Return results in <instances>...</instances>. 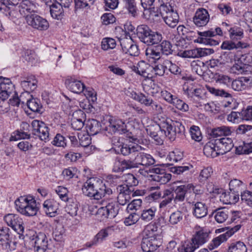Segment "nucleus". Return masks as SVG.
<instances>
[{"mask_svg": "<svg viewBox=\"0 0 252 252\" xmlns=\"http://www.w3.org/2000/svg\"><path fill=\"white\" fill-rule=\"evenodd\" d=\"M118 214V209L115 207L113 203H109L105 207L99 208L97 211V214L103 220L107 218H114Z\"/></svg>", "mask_w": 252, "mask_h": 252, "instance_id": "nucleus-21", "label": "nucleus"}, {"mask_svg": "<svg viewBox=\"0 0 252 252\" xmlns=\"http://www.w3.org/2000/svg\"><path fill=\"white\" fill-rule=\"evenodd\" d=\"M32 132L41 140L46 141L49 139V128L43 122L34 120L32 123Z\"/></svg>", "mask_w": 252, "mask_h": 252, "instance_id": "nucleus-8", "label": "nucleus"}, {"mask_svg": "<svg viewBox=\"0 0 252 252\" xmlns=\"http://www.w3.org/2000/svg\"><path fill=\"white\" fill-rule=\"evenodd\" d=\"M151 29L146 25H140L136 28V34L141 41L145 43Z\"/></svg>", "mask_w": 252, "mask_h": 252, "instance_id": "nucleus-34", "label": "nucleus"}, {"mask_svg": "<svg viewBox=\"0 0 252 252\" xmlns=\"http://www.w3.org/2000/svg\"><path fill=\"white\" fill-rule=\"evenodd\" d=\"M64 229L63 225L61 224L57 225L53 232L55 240L58 242L63 241L64 236Z\"/></svg>", "mask_w": 252, "mask_h": 252, "instance_id": "nucleus-56", "label": "nucleus"}, {"mask_svg": "<svg viewBox=\"0 0 252 252\" xmlns=\"http://www.w3.org/2000/svg\"><path fill=\"white\" fill-rule=\"evenodd\" d=\"M14 95L13 98L9 99L10 103L13 106H18L20 101H21L22 103H25L27 96H31L30 94L27 92L22 93L19 97H18L17 94Z\"/></svg>", "mask_w": 252, "mask_h": 252, "instance_id": "nucleus-52", "label": "nucleus"}, {"mask_svg": "<svg viewBox=\"0 0 252 252\" xmlns=\"http://www.w3.org/2000/svg\"><path fill=\"white\" fill-rule=\"evenodd\" d=\"M183 157V153L179 149H175L169 153L166 158V160L170 162H177L181 160Z\"/></svg>", "mask_w": 252, "mask_h": 252, "instance_id": "nucleus-53", "label": "nucleus"}, {"mask_svg": "<svg viewBox=\"0 0 252 252\" xmlns=\"http://www.w3.org/2000/svg\"><path fill=\"white\" fill-rule=\"evenodd\" d=\"M15 203L17 211L27 216L36 215L39 209L36 200L32 196H21Z\"/></svg>", "mask_w": 252, "mask_h": 252, "instance_id": "nucleus-2", "label": "nucleus"}, {"mask_svg": "<svg viewBox=\"0 0 252 252\" xmlns=\"http://www.w3.org/2000/svg\"><path fill=\"white\" fill-rule=\"evenodd\" d=\"M210 16L207 10L199 8L197 10L193 18L194 24L197 27H203L209 21Z\"/></svg>", "mask_w": 252, "mask_h": 252, "instance_id": "nucleus-19", "label": "nucleus"}, {"mask_svg": "<svg viewBox=\"0 0 252 252\" xmlns=\"http://www.w3.org/2000/svg\"><path fill=\"white\" fill-rule=\"evenodd\" d=\"M213 214H215L214 218L216 221L221 223L228 219L229 211L227 209L219 208L216 210Z\"/></svg>", "mask_w": 252, "mask_h": 252, "instance_id": "nucleus-40", "label": "nucleus"}, {"mask_svg": "<svg viewBox=\"0 0 252 252\" xmlns=\"http://www.w3.org/2000/svg\"><path fill=\"white\" fill-rule=\"evenodd\" d=\"M228 251L229 252H247V249L244 243L239 241L231 244Z\"/></svg>", "mask_w": 252, "mask_h": 252, "instance_id": "nucleus-57", "label": "nucleus"}, {"mask_svg": "<svg viewBox=\"0 0 252 252\" xmlns=\"http://www.w3.org/2000/svg\"><path fill=\"white\" fill-rule=\"evenodd\" d=\"M12 93L16 94L14 86L8 78H3L0 84V100H6Z\"/></svg>", "mask_w": 252, "mask_h": 252, "instance_id": "nucleus-16", "label": "nucleus"}, {"mask_svg": "<svg viewBox=\"0 0 252 252\" xmlns=\"http://www.w3.org/2000/svg\"><path fill=\"white\" fill-rule=\"evenodd\" d=\"M231 133L230 127L227 126H221L212 130L210 135L214 138H217L222 136H228Z\"/></svg>", "mask_w": 252, "mask_h": 252, "instance_id": "nucleus-39", "label": "nucleus"}, {"mask_svg": "<svg viewBox=\"0 0 252 252\" xmlns=\"http://www.w3.org/2000/svg\"><path fill=\"white\" fill-rule=\"evenodd\" d=\"M116 45V43L115 39L112 38H104L101 42V48L104 50L114 49Z\"/></svg>", "mask_w": 252, "mask_h": 252, "instance_id": "nucleus-63", "label": "nucleus"}, {"mask_svg": "<svg viewBox=\"0 0 252 252\" xmlns=\"http://www.w3.org/2000/svg\"><path fill=\"white\" fill-rule=\"evenodd\" d=\"M183 213L180 211H176L172 213L169 217V221L172 225L176 224L183 219Z\"/></svg>", "mask_w": 252, "mask_h": 252, "instance_id": "nucleus-64", "label": "nucleus"}, {"mask_svg": "<svg viewBox=\"0 0 252 252\" xmlns=\"http://www.w3.org/2000/svg\"><path fill=\"white\" fill-rule=\"evenodd\" d=\"M65 84L68 90L76 94L82 93L85 88L84 84L73 76H67L65 81Z\"/></svg>", "mask_w": 252, "mask_h": 252, "instance_id": "nucleus-20", "label": "nucleus"}, {"mask_svg": "<svg viewBox=\"0 0 252 252\" xmlns=\"http://www.w3.org/2000/svg\"><path fill=\"white\" fill-rule=\"evenodd\" d=\"M158 128L160 129L161 133L163 132L166 137L171 141H174L176 137L174 127L172 126V122L170 123L167 120L159 121L158 123Z\"/></svg>", "mask_w": 252, "mask_h": 252, "instance_id": "nucleus-17", "label": "nucleus"}, {"mask_svg": "<svg viewBox=\"0 0 252 252\" xmlns=\"http://www.w3.org/2000/svg\"><path fill=\"white\" fill-rule=\"evenodd\" d=\"M123 2L128 13L134 17H136L137 15L138 9L135 0H126Z\"/></svg>", "mask_w": 252, "mask_h": 252, "instance_id": "nucleus-48", "label": "nucleus"}, {"mask_svg": "<svg viewBox=\"0 0 252 252\" xmlns=\"http://www.w3.org/2000/svg\"><path fill=\"white\" fill-rule=\"evenodd\" d=\"M86 128L87 131L89 134L94 135L100 131L101 125L100 122L96 120H89L86 124Z\"/></svg>", "mask_w": 252, "mask_h": 252, "instance_id": "nucleus-32", "label": "nucleus"}, {"mask_svg": "<svg viewBox=\"0 0 252 252\" xmlns=\"http://www.w3.org/2000/svg\"><path fill=\"white\" fill-rule=\"evenodd\" d=\"M14 6H17L16 9L22 16L27 17L30 15L29 14L37 12L38 5L32 0H22L17 5Z\"/></svg>", "mask_w": 252, "mask_h": 252, "instance_id": "nucleus-9", "label": "nucleus"}, {"mask_svg": "<svg viewBox=\"0 0 252 252\" xmlns=\"http://www.w3.org/2000/svg\"><path fill=\"white\" fill-rule=\"evenodd\" d=\"M186 200L189 204H192V214L197 219L206 217L208 214V207L205 203L200 201L199 199L194 200L191 197H187Z\"/></svg>", "mask_w": 252, "mask_h": 252, "instance_id": "nucleus-6", "label": "nucleus"}, {"mask_svg": "<svg viewBox=\"0 0 252 252\" xmlns=\"http://www.w3.org/2000/svg\"><path fill=\"white\" fill-rule=\"evenodd\" d=\"M121 165L123 169H129L139 167L134 156H130L129 159L122 161Z\"/></svg>", "mask_w": 252, "mask_h": 252, "instance_id": "nucleus-55", "label": "nucleus"}, {"mask_svg": "<svg viewBox=\"0 0 252 252\" xmlns=\"http://www.w3.org/2000/svg\"><path fill=\"white\" fill-rule=\"evenodd\" d=\"M214 78L216 83L227 87L231 85L232 81V79L229 76L219 73L215 74Z\"/></svg>", "mask_w": 252, "mask_h": 252, "instance_id": "nucleus-47", "label": "nucleus"}, {"mask_svg": "<svg viewBox=\"0 0 252 252\" xmlns=\"http://www.w3.org/2000/svg\"><path fill=\"white\" fill-rule=\"evenodd\" d=\"M105 129L111 134L116 133L122 134L127 131L126 125L122 120L111 117L108 119V124Z\"/></svg>", "mask_w": 252, "mask_h": 252, "instance_id": "nucleus-7", "label": "nucleus"}, {"mask_svg": "<svg viewBox=\"0 0 252 252\" xmlns=\"http://www.w3.org/2000/svg\"><path fill=\"white\" fill-rule=\"evenodd\" d=\"M17 242L12 241L10 235V230L7 227H2L0 229V246L6 252L15 250Z\"/></svg>", "mask_w": 252, "mask_h": 252, "instance_id": "nucleus-4", "label": "nucleus"}, {"mask_svg": "<svg viewBox=\"0 0 252 252\" xmlns=\"http://www.w3.org/2000/svg\"><path fill=\"white\" fill-rule=\"evenodd\" d=\"M192 71L195 72L199 76L203 75L207 70V66L203 62L194 61L191 64Z\"/></svg>", "mask_w": 252, "mask_h": 252, "instance_id": "nucleus-43", "label": "nucleus"}, {"mask_svg": "<svg viewBox=\"0 0 252 252\" xmlns=\"http://www.w3.org/2000/svg\"><path fill=\"white\" fill-rule=\"evenodd\" d=\"M21 85L25 90V92L30 94V91H33L36 89L37 81L34 76H28L23 78L21 82Z\"/></svg>", "mask_w": 252, "mask_h": 252, "instance_id": "nucleus-27", "label": "nucleus"}, {"mask_svg": "<svg viewBox=\"0 0 252 252\" xmlns=\"http://www.w3.org/2000/svg\"><path fill=\"white\" fill-rule=\"evenodd\" d=\"M208 237L209 233L205 229L201 228L196 232L190 242L198 249L207 242Z\"/></svg>", "mask_w": 252, "mask_h": 252, "instance_id": "nucleus-24", "label": "nucleus"}, {"mask_svg": "<svg viewBox=\"0 0 252 252\" xmlns=\"http://www.w3.org/2000/svg\"><path fill=\"white\" fill-rule=\"evenodd\" d=\"M85 117V114L83 111L79 110L75 112L71 119L72 128L76 130H81L84 126Z\"/></svg>", "mask_w": 252, "mask_h": 252, "instance_id": "nucleus-25", "label": "nucleus"}, {"mask_svg": "<svg viewBox=\"0 0 252 252\" xmlns=\"http://www.w3.org/2000/svg\"><path fill=\"white\" fill-rule=\"evenodd\" d=\"M228 32H229V36L232 40H239L243 36V30L237 27L230 28Z\"/></svg>", "mask_w": 252, "mask_h": 252, "instance_id": "nucleus-58", "label": "nucleus"}, {"mask_svg": "<svg viewBox=\"0 0 252 252\" xmlns=\"http://www.w3.org/2000/svg\"><path fill=\"white\" fill-rule=\"evenodd\" d=\"M243 117L242 111L241 112L232 111L228 115L227 120L233 123H239L244 120Z\"/></svg>", "mask_w": 252, "mask_h": 252, "instance_id": "nucleus-61", "label": "nucleus"}, {"mask_svg": "<svg viewBox=\"0 0 252 252\" xmlns=\"http://www.w3.org/2000/svg\"><path fill=\"white\" fill-rule=\"evenodd\" d=\"M156 211V209L155 208L143 210L141 214V219L146 221L151 220L155 216Z\"/></svg>", "mask_w": 252, "mask_h": 252, "instance_id": "nucleus-54", "label": "nucleus"}, {"mask_svg": "<svg viewBox=\"0 0 252 252\" xmlns=\"http://www.w3.org/2000/svg\"><path fill=\"white\" fill-rule=\"evenodd\" d=\"M115 230L114 226L107 227L101 229L94 237L95 241L98 243L102 242L109 234Z\"/></svg>", "mask_w": 252, "mask_h": 252, "instance_id": "nucleus-44", "label": "nucleus"}, {"mask_svg": "<svg viewBox=\"0 0 252 252\" xmlns=\"http://www.w3.org/2000/svg\"><path fill=\"white\" fill-rule=\"evenodd\" d=\"M228 238V236L225 233L220 235V236L214 238L209 244L208 248L210 250H213L219 247L221 243L225 242Z\"/></svg>", "mask_w": 252, "mask_h": 252, "instance_id": "nucleus-50", "label": "nucleus"}, {"mask_svg": "<svg viewBox=\"0 0 252 252\" xmlns=\"http://www.w3.org/2000/svg\"><path fill=\"white\" fill-rule=\"evenodd\" d=\"M143 150L144 148L141 146L134 144L129 155L135 156L138 166L142 165L148 167L153 165L155 162L154 158L150 154L143 152Z\"/></svg>", "mask_w": 252, "mask_h": 252, "instance_id": "nucleus-3", "label": "nucleus"}, {"mask_svg": "<svg viewBox=\"0 0 252 252\" xmlns=\"http://www.w3.org/2000/svg\"><path fill=\"white\" fill-rule=\"evenodd\" d=\"M31 239L36 252H44L47 249L48 240L44 232H35Z\"/></svg>", "mask_w": 252, "mask_h": 252, "instance_id": "nucleus-11", "label": "nucleus"}, {"mask_svg": "<svg viewBox=\"0 0 252 252\" xmlns=\"http://www.w3.org/2000/svg\"><path fill=\"white\" fill-rule=\"evenodd\" d=\"M193 188V185L191 183L186 185H180L176 187L173 189L174 194V202L177 204L183 202L186 199V194L188 190Z\"/></svg>", "mask_w": 252, "mask_h": 252, "instance_id": "nucleus-14", "label": "nucleus"}, {"mask_svg": "<svg viewBox=\"0 0 252 252\" xmlns=\"http://www.w3.org/2000/svg\"><path fill=\"white\" fill-rule=\"evenodd\" d=\"M26 21L29 26L39 31H45L49 27L48 21L45 19L36 14H31L30 16H27Z\"/></svg>", "mask_w": 252, "mask_h": 252, "instance_id": "nucleus-10", "label": "nucleus"}, {"mask_svg": "<svg viewBox=\"0 0 252 252\" xmlns=\"http://www.w3.org/2000/svg\"><path fill=\"white\" fill-rule=\"evenodd\" d=\"M147 238L162 241L161 229L155 223H150L147 225L144 230Z\"/></svg>", "mask_w": 252, "mask_h": 252, "instance_id": "nucleus-22", "label": "nucleus"}, {"mask_svg": "<svg viewBox=\"0 0 252 252\" xmlns=\"http://www.w3.org/2000/svg\"><path fill=\"white\" fill-rule=\"evenodd\" d=\"M132 69L144 77L150 78L153 76V66L150 65L143 61H140L136 66H133Z\"/></svg>", "mask_w": 252, "mask_h": 252, "instance_id": "nucleus-18", "label": "nucleus"}, {"mask_svg": "<svg viewBox=\"0 0 252 252\" xmlns=\"http://www.w3.org/2000/svg\"><path fill=\"white\" fill-rule=\"evenodd\" d=\"M246 47V44L244 43H242L241 41L235 42L232 41H224L221 46L222 49L228 50L238 49Z\"/></svg>", "mask_w": 252, "mask_h": 252, "instance_id": "nucleus-45", "label": "nucleus"}, {"mask_svg": "<svg viewBox=\"0 0 252 252\" xmlns=\"http://www.w3.org/2000/svg\"><path fill=\"white\" fill-rule=\"evenodd\" d=\"M161 17L166 24L171 28L176 27L179 22V15L174 10Z\"/></svg>", "mask_w": 252, "mask_h": 252, "instance_id": "nucleus-37", "label": "nucleus"}, {"mask_svg": "<svg viewBox=\"0 0 252 252\" xmlns=\"http://www.w3.org/2000/svg\"><path fill=\"white\" fill-rule=\"evenodd\" d=\"M220 200L226 204H235L239 199V195L233 191L224 192L221 193L220 196Z\"/></svg>", "mask_w": 252, "mask_h": 252, "instance_id": "nucleus-31", "label": "nucleus"}, {"mask_svg": "<svg viewBox=\"0 0 252 252\" xmlns=\"http://www.w3.org/2000/svg\"><path fill=\"white\" fill-rule=\"evenodd\" d=\"M157 46L161 54L163 55L168 56L172 54L173 52L172 46L169 41L164 40Z\"/></svg>", "mask_w": 252, "mask_h": 252, "instance_id": "nucleus-51", "label": "nucleus"}, {"mask_svg": "<svg viewBox=\"0 0 252 252\" xmlns=\"http://www.w3.org/2000/svg\"><path fill=\"white\" fill-rule=\"evenodd\" d=\"M162 241H158L155 238L147 237L143 239L141 249L144 252H155V251L161 245Z\"/></svg>", "mask_w": 252, "mask_h": 252, "instance_id": "nucleus-23", "label": "nucleus"}, {"mask_svg": "<svg viewBox=\"0 0 252 252\" xmlns=\"http://www.w3.org/2000/svg\"><path fill=\"white\" fill-rule=\"evenodd\" d=\"M4 220L7 224L18 233H22L24 230L22 219L18 215L8 214L5 216Z\"/></svg>", "mask_w": 252, "mask_h": 252, "instance_id": "nucleus-12", "label": "nucleus"}, {"mask_svg": "<svg viewBox=\"0 0 252 252\" xmlns=\"http://www.w3.org/2000/svg\"><path fill=\"white\" fill-rule=\"evenodd\" d=\"M31 97L27 96L26 101L28 108L34 112L41 113L42 105L39 99L33 98L32 95Z\"/></svg>", "mask_w": 252, "mask_h": 252, "instance_id": "nucleus-33", "label": "nucleus"}, {"mask_svg": "<svg viewBox=\"0 0 252 252\" xmlns=\"http://www.w3.org/2000/svg\"><path fill=\"white\" fill-rule=\"evenodd\" d=\"M113 148L118 154H122L126 156H128L134 144H124L119 137H113L111 140Z\"/></svg>", "mask_w": 252, "mask_h": 252, "instance_id": "nucleus-15", "label": "nucleus"}, {"mask_svg": "<svg viewBox=\"0 0 252 252\" xmlns=\"http://www.w3.org/2000/svg\"><path fill=\"white\" fill-rule=\"evenodd\" d=\"M158 3L159 7L157 11L151 14L153 16L158 17L159 15L161 17L164 16L174 10L171 5L169 3H165L164 0H158Z\"/></svg>", "mask_w": 252, "mask_h": 252, "instance_id": "nucleus-29", "label": "nucleus"}, {"mask_svg": "<svg viewBox=\"0 0 252 252\" xmlns=\"http://www.w3.org/2000/svg\"><path fill=\"white\" fill-rule=\"evenodd\" d=\"M230 191H233L236 193L242 194V191L244 188V185L243 182L238 179H233L230 181L229 184Z\"/></svg>", "mask_w": 252, "mask_h": 252, "instance_id": "nucleus-46", "label": "nucleus"}, {"mask_svg": "<svg viewBox=\"0 0 252 252\" xmlns=\"http://www.w3.org/2000/svg\"><path fill=\"white\" fill-rule=\"evenodd\" d=\"M250 79L248 77H241L239 79L232 81V88L236 91H242L250 86Z\"/></svg>", "mask_w": 252, "mask_h": 252, "instance_id": "nucleus-30", "label": "nucleus"}, {"mask_svg": "<svg viewBox=\"0 0 252 252\" xmlns=\"http://www.w3.org/2000/svg\"><path fill=\"white\" fill-rule=\"evenodd\" d=\"M213 173L212 169L211 167H207L201 170L198 176V181L200 183L204 184L209 178Z\"/></svg>", "mask_w": 252, "mask_h": 252, "instance_id": "nucleus-60", "label": "nucleus"}, {"mask_svg": "<svg viewBox=\"0 0 252 252\" xmlns=\"http://www.w3.org/2000/svg\"><path fill=\"white\" fill-rule=\"evenodd\" d=\"M171 62L168 60H160L153 67V72L156 75L162 76L167 69Z\"/></svg>", "mask_w": 252, "mask_h": 252, "instance_id": "nucleus-35", "label": "nucleus"}, {"mask_svg": "<svg viewBox=\"0 0 252 252\" xmlns=\"http://www.w3.org/2000/svg\"><path fill=\"white\" fill-rule=\"evenodd\" d=\"M161 198L163 200L160 203L159 206L160 208H165L171 203L172 201H174V194L170 190L165 189L163 191Z\"/></svg>", "mask_w": 252, "mask_h": 252, "instance_id": "nucleus-41", "label": "nucleus"}, {"mask_svg": "<svg viewBox=\"0 0 252 252\" xmlns=\"http://www.w3.org/2000/svg\"><path fill=\"white\" fill-rule=\"evenodd\" d=\"M172 104L182 112H187L189 110V105L183 100L178 98L177 97L174 98Z\"/></svg>", "mask_w": 252, "mask_h": 252, "instance_id": "nucleus-59", "label": "nucleus"}, {"mask_svg": "<svg viewBox=\"0 0 252 252\" xmlns=\"http://www.w3.org/2000/svg\"><path fill=\"white\" fill-rule=\"evenodd\" d=\"M50 11L51 16L58 20H61L64 15L63 7L58 2L53 3L50 6Z\"/></svg>", "mask_w": 252, "mask_h": 252, "instance_id": "nucleus-36", "label": "nucleus"}, {"mask_svg": "<svg viewBox=\"0 0 252 252\" xmlns=\"http://www.w3.org/2000/svg\"><path fill=\"white\" fill-rule=\"evenodd\" d=\"M204 90L201 88H196L192 91L190 90V92L187 93V95L189 98H191V100H195V98L199 99H202L204 94Z\"/></svg>", "mask_w": 252, "mask_h": 252, "instance_id": "nucleus-62", "label": "nucleus"}, {"mask_svg": "<svg viewBox=\"0 0 252 252\" xmlns=\"http://www.w3.org/2000/svg\"><path fill=\"white\" fill-rule=\"evenodd\" d=\"M82 191L85 195L96 200L112 193V189L107 187L101 179L97 178L88 180L83 186Z\"/></svg>", "mask_w": 252, "mask_h": 252, "instance_id": "nucleus-1", "label": "nucleus"}, {"mask_svg": "<svg viewBox=\"0 0 252 252\" xmlns=\"http://www.w3.org/2000/svg\"><path fill=\"white\" fill-rule=\"evenodd\" d=\"M162 39V35L161 33L151 30L145 44L148 45L157 44L159 43Z\"/></svg>", "mask_w": 252, "mask_h": 252, "instance_id": "nucleus-42", "label": "nucleus"}, {"mask_svg": "<svg viewBox=\"0 0 252 252\" xmlns=\"http://www.w3.org/2000/svg\"><path fill=\"white\" fill-rule=\"evenodd\" d=\"M216 142L222 155L230 151L234 146L232 140L228 137L217 139Z\"/></svg>", "mask_w": 252, "mask_h": 252, "instance_id": "nucleus-28", "label": "nucleus"}, {"mask_svg": "<svg viewBox=\"0 0 252 252\" xmlns=\"http://www.w3.org/2000/svg\"><path fill=\"white\" fill-rule=\"evenodd\" d=\"M118 189L119 191V194L118 195V202L121 205H125L128 203L130 199L131 196L139 195V191H135L133 192L127 186H119Z\"/></svg>", "mask_w": 252, "mask_h": 252, "instance_id": "nucleus-13", "label": "nucleus"}, {"mask_svg": "<svg viewBox=\"0 0 252 252\" xmlns=\"http://www.w3.org/2000/svg\"><path fill=\"white\" fill-rule=\"evenodd\" d=\"M43 208L47 215L50 217H54L57 214L59 204L53 199H48L44 202Z\"/></svg>", "mask_w": 252, "mask_h": 252, "instance_id": "nucleus-26", "label": "nucleus"}, {"mask_svg": "<svg viewBox=\"0 0 252 252\" xmlns=\"http://www.w3.org/2000/svg\"><path fill=\"white\" fill-rule=\"evenodd\" d=\"M193 168L192 166L189 164H187L183 166H175L171 168V171L173 173L177 175L191 174L190 171Z\"/></svg>", "mask_w": 252, "mask_h": 252, "instance_id": "nucleus-49", "label": "nucleus"}, {"mask_svg": "<svg viewBox=\"0 0 252 252\" xmlns=\"http://www.w3.org/2000/svg\"><path fill=\"white\" fill-rule=\"evenodd\" d=\"M148 174L152 180L165 184L171 179V175L167 173L163 169L158 167H153L149 169Z\"/></svg>", "mask_w": 252, "mask_h": 252, "instance_id": "nucleus-5", "label": "nucleus"}, {"mask_svg": "<svg viewBox=\"0 0 252 252\" xmlns=\"http://www.w3.org/2000/svg\"><path fill=\"white\" fill-rule=\"evenodd\" d=\"M145 54L149 61L151 59L153 60L151 62L157 63L156 61L158 62L161 60L160 59L161 53L157 46L147 48L146 50Z\"/></svg>", "mask_w": 252, "mask_h": 252, "instance_id": "nucleus-38", "label": "nucleus"}]
</instances>
